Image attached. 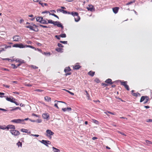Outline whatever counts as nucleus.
Returning <instances> with one entry per match:
<instances>
[{
    "instance_id": "nucleus-1",
    "label": "nucleus",
    "mask_w": 152,
    "mask_h": 152,
    "mask_svg": "<svg viewBox=\"0 0 152 152\" xmlns=\"http://www.w3.org/2000/svg\"><path fill=\"white\" fill-rule=\"evenodd\" d=\"M47 19H45L42 17H38L36 18L37 21L43 24H47Z\"/></svg>"
},
{
    "instance_id": "nucleus-2",
    "label": "nucleus",
    "mask_w": 152,
    "mask_h": 152,
    "mask_svg": "<svg viewBox=\"0 0 152 152\" xmlns=\"http://www.w3.org/2000/svg\"><path fill=\"white\" fill-rule=\"evenodd\" d=\"M69 14H71L72 16L74 17L75 21L76 22H78L80 20V18L78 16V13L77 12H72L71 13L68 12Z\"/></svg>"
},
{
    "instance_id": "nucleus-3",
    "label": "nucleus",
    "mask_w": 152,
    "mask_h": 152,
    "mask_svg": "<svg viewBox=\"0 0 152 152\" xmlns=\"http://www.w3.org/2000/svg\"><path fill=\"white\" fill-rule=\"evenodd\" d=\"M46 137L50 139L51 138V136L54 134V133L52 132L50 130L48 129L46 131Z\"/></svg>"
},
{
    "instance_id": "nucleus-4",
    "label": "nucleus",
    "mask_w": 152,
    "mask_h": 152,
    "mask_svg": "<svg viewBox=\"0 0 152 152\" xmlns=\"http://www.w3.org/2000/svg\"><path fill=\"white\" fill-rule=\"evenodd\" d=\"M144 100H145L144 104H146L148 102V97L147 96H142L140 99V102H142Z\"/></svg>"
},
{
    "instance_id": "nucleus-5",
    "label": "nucleus",
    "mask_w": 152,
    "mask_h": 152,
    "mask_svg": "<svg viewBox=\"0 0 152 152\" xmlns=\"http://www.w3.org/2000/svg\"><path fill=\"white\" fill-rule=\"evenodd\" d=\"M10 133L12 134V135L14 136H18L20 134L19 131L16 130H10Z\"/></svg>"
},
{
    "instance_id": "nucleus-6",
    "label": "nucleus",
    "mask_w": 152,
    "mask_h": 152,
    "mask_svg": "<svg viewBox=\"0 0 152 152\" xmlns=\"http://www.w3.org/2000/svg\"><path fill=\"white\" fill-rule=\"evenodd\" d=\"M52 24H53L55 26H57L58 27H61L62 29H63V27L62 24L59 21H56L54 22Z\"/></svg>"
},
{
    "instance_id": "nucleus-7",
    "label": "nucleus",
    "mask_w": 152,
    "mask_h": 152,
    "mask_svg": "<svg viewBox=\"0 0 152 152\" xmlns=\"http://www.w3.org/2000/svg\"><path fill=\"white\" fill-rule=\"evenodd\" d=\"M37 27V26L34 24H31L28 26H26V28H29L31 30L34 31V28Z\"/></svg>"
},
{
    "instance_id": "nucleus-8",
    "label": "nucleus",
    "mask_w": 152,
    "mask_h": 152,
    "mask_svg": "<svg viewBox=\"0 0 152 152\" xmlns=\"http://www.w3.org/2000/svg\"><path fill=\"white\" fill-rule=\"evenodd\" d=\"M23 122V120L20 119H15L11 121V122L16 124L21 123L22 122Z\"/></svg>"
},
{
    "instance_id": "nucleus-9",
    "label": "nucleus",
    "mask_w": 152,
    "mask_h": 152,
    "mask_svg": "<svg viewBox=\"0 0 152 152\" xmlns=\"http://www.w3.org/2000/svg\"><path fill=\"white\" fill-rule=\"evenodd\" d=\"M5 129H7V130L10 129V130H15V126L12 125H7V126L5 127Z\"/></svg>"
},
{
    "instance_id": "nucleus-10",
    "label": "nucleus",
    "mask_w": 152,
    "mask_h": 152,
    "mask_svg": "<svg viewBox=\"0 0 152 152\" xmlns=\"http://www.w3.org/2000/svg\"><path fill=\"white\" fill-rule=\"evenodd\" d=\"M120 82H121V84L124 87H125V88L126 89V90L128 91L129 90V86L127 85V81H124V82H122L121 81H120Z\"/></svg>"
},
{
    "instance_id": "nucleus-11",
    "label": "nucleus",
    "mask_w": 152,
    "mask_h": 152,
    "mask_svg": "<svg viewBox=\"0 0 152 152\" xmlns=\"http://www.w3.org/2000/svg\"><path fill=\"white\" fill-rule=\"evenodd\" d=\"M12 47L20 48H24V45L22 43L15 44L12 46Z\"/></svg>"
},
{
    "instance_id": "nucleus-12",
    "label": "nucleus",
    "mask_w": 152,
    "mask_h": 152,
    "mask_svg": "<svg viewBox=\"0 0 152 152\" xmlns=\"http://www.w3.org/2000/svg\"><path fill=\"white\" fill-rule=\"evenodd\" d=\"M40 142L47 147H48V145H50V142L49 141L45 140H42V141H40Z\"/></svg>"
},
{
    "instance_id": "nucleus-13",
    "label": "nucleus",
    "mask_w": 152,
    "mask_h": 152,
    "mask_svg": "<svg viewBox=\"0 0 152 152\" xmlns=\"http://www.w3.org/2000/svg\"><path fill=\"white\" fill-rule=\"evenodd\" d=\"M12 39H13V41L15 42L19 41L21 39L20 37L18 35L13 36V37H12Z\"/></svg>"
},
{
    "instance_id": "nucleus-14",
    "label": "nucleus",
    "mask_w": 152,
    "mask_h": 152,
    "mask_svg": "<svg viewBox=\"0 0 152 152\" xmlns=\"http://www.w3.org/2000/svg\"><path fill=\"white\" fill-rule=\"evenodd\" d=\"M87 9L88 10L91 12L94 11V7L91 5H88V6L87 7Z\"/></svg>"
},
{
    "instance_id": "nucleus-15",
    "label": "nucleus",
    "mask_w": 152,
    "mask_h": 152,
    "mask_svg": "<svg viewBox=\"0 0 152 152\" xmlns=\"http://www.w3.org/2000/svg\"><path fill=\"white\" fill-rule=\"evenodd\" d=\"M57 102V103H55V105H54V106L55 107H56V108H57V109H59V107H58V105H59V104H58L59 103H63L64 104H66L65 102L62 101H57V100H56L55 101V102Z\"/></svg>"
},
{
    "instance_id": "nucleus-16",
    "label": "nucleus",
    "mask_w": 152,
    "mask_h": 152,
    "mask_svg": "<svg viewBox=\"0 0 152 152\" xmlns=\"http://www.w3.org/2000/svg\"><path fill=\"white\" fill-rule=\"evenodd\" d=\"M42 117L44 119H47L49 117V115L48 113H44L42 115Z\"/></svg>"
},
{
    "instance_id": "nucleus-17",
    "label": "nucleus",
    "mask_w": 152,
    "mask_h": 152,
    "mask_svg": "<svg viewBox=\"0 0 152 152\" xmlns=\"http://www.w3.org/2000/svg\"><path fill=\"white\" fill-rule=\"evenodd\" d=\"M6 99V100L7 101H10L11 102H14V101L15 100V99H13V98H11L7 97Z\"/></svg>"
},
{
    "instance_id": "nucleus-18",
    "label": "nucleus",
    "mask_w": 152,
    "mask_h": 152,
    "mask_svg": "<svg viewBox=\"0 0 152 152\" xmlns=\"http://www.w3.org/2000/svg\"><path fill=\"white\" fill-rule=\"evenodd\" d=\"M118 9L119 8L118 7H115L113 8V13L116 14L118 12Z\"/></svg>"
},
{
    "instance_id": "nucleus-19",
    "label": "nucleus",
    "mask_w": 152,
    "mask_h": 152,
    "mask_svg": "<svg viewBox=\"0 0 152 152\" xmlns=\"http://www.w3.org/2000/svg\"><path fill=\"white\" fill-rule=\"evenodd\" d=\"M105 82L106 83L109 84H113V83L112 82V80L110 78H108L105 81Z\"/></svg>"
},
{
    "instance_id": "nucleus-20",
    "label": "nucleus",
    "mask_w": 152,
    "mask_h": 152,
    "mask_svg": "<svg viewBox=\"0 0 152 152\" xmlns=\"http://www.w3.org/2000/svg\"><path fill=\"white\" fill-rule=\"evenodd\" d=\"M21 131L22 132H23L24 133H31V132L28 131V130L27 129H21Z\"/></svg>"
},
{
    "instance_id": "nucleus-21",
    "label": "nucleus",
    "mask_w": 152,
    "mask_h": 152,
    "mask_svg": "<svg viewBox=\"0 0 152 152\" xmlns=\"http://www.w3.org/2000/svg\"><path fill=\"white\" fill-rule=\"evenodd\" d=\"M72 109H71V107H67L65 108H63L62 109V110L64 112H66L67 110H68V111H70Z\"/></svg>"
},
{
    "instance_id": "nucleus-22",
    "label": "nucleus",
    "mask_w": 152,
    "mask_h": 152,
    "mask_svg": "<svg viewBox=\"0 0 152 152\" xmlns=\"http://www.w3.org/2000/svg\"><path fill=\"white\" fill-rule=\"evenodd\" d=\"M39 4L41 5L42 7H44V6H47L48 4L46 3H43L42 2V1H39Z\"/></svg>"
},
{
    "instance_id": "nucleus-23",
    "label": "nucleus",
    "mask_w": 152,
    "mask_h": 152,
    "mask_svg": "<svg viewBox=\"0 0 152 152\" xmlns=\"http://www.w3.org/2000/svg\"><path fill=\"white\" fill-rule=\"evenodd\" d=\"M80 67V66L79 65L76 64L74 66L73 69H78Z\"/></svg>"
},
{
    "instance_id": "nucleus-24",
    "label": "nucleus",
    "mask_w": 152,
    "mask_h": 152,
    "mask_svg": "<svg viewBox=\"0 0 152 152\" xmlns=\"http://www.w3.org/2000/svg\"><path fill=\"white\" fill-rule=\"evenodd\" d=\"M45 100L46 102H49L50 101V98L48 96H46L44 97Z\"/></svg>"
},
{
    "instance_id": "nucleus-25",
    "label": "nucleus",
    "mask_w": 152,
    "mask_h": 152,
    "mask_svg": "<svg viewBox=\"0 0 152 152\" xmlns=\"http://www.w3.org/2000/svg\"><path fill=\"white\" fill-rule=\"evenodd\" d=\"M71 70L70 68L69 67H68L65 68L64 69V72L65 73H67L69 72Z\"/></svg>"
},
{
    "instance_id": "nucleus-26",
    "label": "nucleus",
    "mask_w": 152,
    "mask_h": 152,
    "mask_svg": "<svg viewBox=\"0 0 152 152\" xmlns=\"http://www.w3.org/2000/svg\"><path fill=\"white\" fill-rule=\"evenodd\" d=\"M31 48L34 49L35 50H36V48H35L34 47L31 46L30 45H25V48Z\"/></svg>"
},
{
    "instance_id": "nucleus-27",
    "label": "nucleus",
    "mask_w": 152,
    "mask_h": 152,
    "mask_svg": "<svg viewBox=\"0 0 152 152\" xmlns=\"http://www.w3.org/2000/svg\"><path fill=\"white\" fill-rule=\"evenodd\" d=\"M52 149H53V151L54 152H60V150L55 147H52Z\"/></svg>"
},
{
    "instance_id": "nucleus-28",
    "label": "nucleus",
    "mask_w": 152,
    "mask_h": 152,
    "mask_svg": "<svg viewBox=\"0 0 152 152\" xmlns=\"http://www.w3.org/2000/svg\"><path fill=\"white\" fill-rule=\"evenodd\" d=\"M62 50H63V49L58 48H56V51H57V52H60V53H61V52H63V51H62Z\"/></svg>"
},
{
    "instance_id": "nucleus-29",
    "label": "nucleus",
    "mask_w": 152,
    "mask_h": 152,
    "mask_svg": "<svg viewBox=\"0 0 152 152\" xmlns=\"http://www.w3.org/2000/svg\"><path fill=\"white\" fill-rule=\"evenodd\" d=\"M95 74V72H92L91 71L88 72V75H89L93 77L94 74Z\"/></svg>"
},
{
    "instance_id": "nucleus-30",
    "label": "nucleus",
    "mask_w": 152,
    "mask_h": 152,
    "mask_svg": "<svg viewBox=\"0 0 152 152\" xmlns=\"http://www.w3.org/2000/svg\"><path fill=\"white\" fill-rule=\"evenodd\" d=\"M16 61L21 63H24V61L22 59H16Z\"/></svg>"
},
{
    "instance_id": "nucleus-31",
    "label": "nucleus",
    "mask_w": 152,
    "mask_h": 152,
    "mask_svg": "<svg viewBox=\"0 0 152 152\" xmlns=\"http://www.w3.org/2000/svg\"><path fill=\"white\" fill-rule=\"evenodd\" d=\"M18 109H19V110H20V107H15L14 108H13L12 109L10 110V111H13L14 110H16Z\"/></svg>"
},
{
    "instance_id": "nucleus-32",
    "label": "nucleus",
    "mask_w": 152,
    "mask_h": 152,
    "mask_svg": "<svg viewBox=\"0 0 152 152\" xmlns=\"http://www.w3.org/2000/svg\"><path fill=\"white\" fill-rule=\"evenodd\" d=\"M135 2V0H133L132 1H131L129 2H128V3H126V5H130V4H132L133 3H134Z\"/></svg>"
},
{
    "instance_id": "nucleus-33",
    "label": "nucleus",
    "mask_w": 152,
    "mask_h": 152,
    "mask_svg": "<svg viewBox=\"0 0 152 152\" xmlns=\"http://www.w3.org/2000/svg\"><path fill=\"white\" fill-rule=\"evenodd\" d=\"M134 92V90H132V94L133 96H137V93H133Z\"/></svg>"
},
{
    "instance_id": "nucleus-34",
    "label": "nucleus",
    "mask_w": 152,
    "mask_h": 152,
    "mask_svg": "<svg viewBox=\"0 0 152 152\" xmlns=\"http://www.w3.org/2000/svg\"><path fill=\"white\" fill-rule=\"evenodd\" d=\"M92 121H93V123H95V124H99V122L97 121L95 119H92Z\"/></svg>"
},
{
    "instance_id": "nucleus-35",
    "label": "nucleus",
    "mask_w": 152,
    "mask_h": 152,
    "mask_svg": "<svg viewBox=\"0 0 152 152\" xmlns=\"http://www.w3.org/2000/svg\"><path fill=\"white\" fill-rule=\"evenodd\" d=\"M62 38H66V35L65 34H61V35L58 36Z\"/></svg>"
},
{
    "instance_id": "nucleus-36",
    "label": "nucleus",
    "mask_w": 152,
    "mask_h": 152,
    "mask_svg": "<svg viewBox=\"0 0 152 152\" xmlns=\"http://www.w3.org/2000/svg\"><path fill=\"white\" fill-rule=\"evenodd\" d=\"M47 24L48 23H52L55 21H53L52 20H47Z\"/></svg>"
},
{
    "instance_id": "nucleus-37",
    "label": "nucleus",
    "mask_w": 152,
    "mask_h": 152,
    "mask_svg": "<svg viewBox=\"0 0 152 152\" xmlns=\"http://www.w3.org/2000/svg\"><path fill=\"white\" fill-rule=\"evenodd\" d=\"M64 91L67 92H68V93L70 94H71V95H74V94L72 92H71L68 90H67L66 89H64Z\"/></svg>"
},
{
    "instance_id": "nucleus-38",
    "label": "nucleus",
    "mask_w": 152,
    "mask_h": 152,
    "mask_svg": "<svg viewBox=\"0 0 152 152\" xmlns=\"http://www.w3.org/2000/svg\"><path fill=\"white\" fill-rule=\"evenodd\" d=\"M34 91H36V92H41L43 91V90H42L41 89H36L34 90Z\"/></svg>"
},
{
    "instance_id": "nucleus-39",
    "label": "nucleus",
    "mask_w": 152,
    "mask_h": 152,
    "mask_svg": "<svg viewBox=\"0 0 152 152\" xmlns=\"http://www.w3.org/2000/svg\"><path fill=\"white\" fill-rule=\"evenodd\" d=\"M49 15H51L52 16L58 18V19H59V17H58V16H57L56 15L54 14H50V13H49Z\"/></svg>"
},
{
    "instance_id": "nucleus-40",
    "label": "nucleus",
    "mask_w": 152,
    "mask_h": 152,
    "mask_svg": "<svg viewBox=\"0 0 152 152\" xmlns=\"http://www.w3.org/2000/svg\"><path fill=\"white\" fill-rule=\"evenodd\" d=\"M85 92H86V96H87V97H88V99H89V95L88 93V92H87V91L86 90L85 91Z\"/></svg>"
},
{
    "instance_id": "nucleus-41",
    "label": "nucleus",
    "mask_w": 152,
    "mask_h": 152,
    "mask_svg": "<svg viewBox=\"0 0 152 152\" xmlns=\"http://www.w3.org/2000/svg\"><path fill=\"white\" fill-rule=\"evenodd\" d=\"M146 143H147V144H152V142H151L149 140H146Z\"/></svg>"
},
{
    "instance_id": "nucleus-42",
    "label": "nucleus",
    "mask_w": 152,
    "mask_h": 152,
    "mask_svg": "<svg viewBox=\"0 0 152 152\" xmlns=\"http://www.w3.org/2000/svg\"><path fill=\"white\" fill-rule=\"evenodd\" d=\"M60 42L64 44H67V41H60Z\"/></svg>"
},
{
    "instance_id": "nucleus-43",
    "label": "nucleus",
    "mask_w": 152,
    "mask_h": 152,
    "mask_svg": "<svg viewBox=\"0 0 152 152\" xmlns=\"http://www.w3.org/2000/svg\"><path fill=\"white\" fill-rule=\"evenodd\" d=\"M17 145L18 146H19H19H20L21 147V145H22V143H21V142H17Z\"/></svg>"
},
{
    "instance_id": "nucleus-44",
    "label": "nucleus",
    "mask_w": 152,
    "mask_h": 152,
    "mask_svg": "<svg viewBox=\"0 0 152 152\" xmlns=\"http://www.w3.org/2000/svg\"><path fill=\"white\" fill-rule=\"evenodd\" d=\"M39 26L44 28H47L49 27H48L45 26H43L42 25H39Z\"/></svg>"
},
{
    "instance_id": "nucleus-45",
    "label": "nucleus",
    "mask_w": 152,
    "mask_h": 152,
    "mask_svg": "<svg viewBox=\"0 0 152 152\" xmlns=\"http://www.w3.org/2000/svg\"><path fill=\"white\" fill-rule=\"evenodd\" d=\"M95 81L96 83H99L100 82V80L98 78H96L95 79Z\"/></svg>"
},
{
    "instance_id": "nucleus-46",
    "label": "nucleus",
    "mask_w": 152,
    "mask_h": 152,
    "mask_svg": "<svg viewBox=\"0 0 152 152\" xmlns=\"http://www.w3.org/2000/svg\"><path fill=\"white\" fill-rule=\"evenodd\" d=\"M31 136H33L34 137H38L39 136V135L38 134H31Z\"/></svg>"
},
{
    "instance_id": "nucleus-47",
    "label": "nucleus",
    "mask_w": 152,
    "mask_h": 152,
    "mask_svg": "<svg viewBox=\"0 0 152 152\" xmlns=\"http://www.w3.org/2000/svg\"><path fill=\"white\" fill-rule=\"evenodd\" d=\"M25 86H28V87H31L32 86V85L30 84H25Z\"/></svg>"
},
{
    "instance_id": "nucleus-48",
    "label": "nucleus",
    "mask_w": 152,
    "mask_h": 152,
    "mask_svg": "<svg viewBox=\"0 0 152 152\" xmlns=\"http://www.w3.org/2000/svg\"><path fill=\"white\" fill-rule=\"evenodd\" d=\"M58 46L59 47H63V46L60 43H58Z\"/></svg>"
},
{
    "instance_id": "nucleus-49",
    "label": "nucleus",
    "mask_w": 152,
    "mask_h": 152,
    "mask_svg": "<svg viewBox=\"0 0 152 152\" xmlns=\"http://www.w3.org/2000/svg\"><path fill=\"white\" fill-rule=\"evenodd\" d=\"M102 86H103L104 87L107 86V84L105 83H102Z\"/></svg>"
},
{
    "instance_id": "nucleus-50",
    "label": "nucleus",
    "mask_w": 152,
    "mask_h": 152,
    "mask_svg": "<svg viewBox=\"0 0 152 152\" xmlns=\"http://www.w3.org/2000/svg\"><path fill=\"white\" fill-rule=\"evenodd\" d=\"M12 66L13 67V68L14 69H16L18 67L17 66H16L15 64H12Z\"/></svg>"
},
{
    "instance_id": "nucleus-51",
    "label": "nucleus",
    "mask_w": 152,
    "mask_h": 152,
    "mask_svg": "<svg viewBox=\"0 0 152 152\" xmlns=\"http://www.w3.org/2000/svg\"><path fill=\"white\" fill-rule=\"evenodd\" d=\"M107 112V113L110 114L112 115H115V113H112L110 112H109V111H107V112Z\"/></svg>"
},
{
    "instance_id": "nucleus-52",
    "label": "nucleus",
    "mask_w": 152,
    "mask_h": 152,
    "mask_svg": "<svg viewBox=\"0 0 152 152\" xmlns=\"http://www.w3.org/2000/svg\"><path fill=\"white\" fill-rule=\"evenodd\" d=\"M3 86L4 87L7 88H9L10 87L9 86L5 84H3Z\"/></svg>"
},
{
    "instance_id": "nucleus-53",
    "label": "nucleus",
    "mask_w": 152,
    "mask_h": 152,
    "mask_svg": "<svg viewBox=\"0 0 152 152\" xmlns=\"http://www.w3.org/2000/svg\"><path fill=\"white\" fill-rule=\"evenodd\" d=\"M42 53V54H44L45 55H50V53H46V52H44V53Z\"/></svg>"
},
{
    "instance_id": "nucleus-54",
    "label": "nucleus",
    "mask_w": 152,
    "mask_h": 152,
    "mask_svg": "<svg viewBox=\"0 0 152 152\" xmlns=\"http://www.w3.org/2000/svg\"><path fill=\"white\" fill-rule=\"evenodd\" d=\"M31 67L32 68H34V69H37L38 68V67L36 66H34L33 65H32L31 66Z\"/></svg>"
},
{
    "instance_id": "nucleus-55",
    "label": "nucleus",
    "mask_w": 152,
    "mask_h": 152,
    "mask_svg": "<svg viewBox=\"0 0 152 152\" xmlns=\"http://www.w3.org/2000/svg\"><path fill=\"white\" fill-rule=\"evenodd\" d=\"M36 121V122H37L38 123H40L41 122L42 120L41 119H38Z\"/></svg>"
},
{
    "instance_id": "nucleus-56",
    "label": "nucleus",
    "mask_w": 152,
    "mask_h": 152,
    "mask_svg": "<svg viewBox=\"0 0 152 152\" xmlns=\"http://www.w3.org/2000/svg\"><path fill=\"white\" fill-rule=\"evenodd\" d=\"M55 37H56V38L57 39H58V40H60V37L58 36V35H56V36H55Z\"/></svg>"
},
{
    "instance_id": "nucleus-57",
    "label": "nucleus",
    "mask_w": 152,
    "mask_h": 152,
    "mask_svg": "<svg viewBox=\"0 0 152 152\" xmlns=\"http://www.w3.org/2000/svg\"><path fill=\"white\" fill-rule=\"evenodd\" d=\"M64 10H63L60 9H58V11H58H58H59V12H63Z\"/></svg>"
},
{
    "instance_id": "nucleus-58",
    "label": "nucleus",
    "mask_w": 152,
    "mask_h": 152,
    "mask_svg": "<svg viewBox=\"0 0 152 152\" xmlns=\"http://www.w3.org/2000/svg\"><path fill=\"white\" fill-rule=\"evenodd\" d=\"M0 129H5V127H3V126L0 125Z\"/></svg>"
},
{
    "instance_id": "nucleus-59",
    "label": "nucleus",
    "mask_w": 152,
    "mask_h": 152,
    "mask_svg": "<svg viewBox=\"0 0 152 152\" xmlns=\"http://www.w3.org/2000/svg\"><path fill=\"white\" fill-rule=\"evenodd\" d=\"M62 12L63 13L65 14L67 13V11L65 10H64L62 12Z\"/></svg>"
},
{
    "instance_id": "nucleus-60",
    "label": "nucleus",
    "mask_w": 152,
    "mask_h": 152,
    "mask_svg": "<svg viewBox=\"0 0 152 152\" xmlns=\"http://www.w3.org/2000/svg\"><path fill=\"white\" fill-rule=\"evenodd\" d=\"M32 115L34 116H35V117H39L38 115H37L36 114H35L34 113H33L32 114Z\"/></svg>"
},
{
    "instance_id": "nucleus-61",
    "label": "nucleus",
    "mask_w": 152,
    "mask_h": 152,
    "mask_svg": "<svg viewBox=\"0 0 152 152\" xmlns=\"http://www.w3.org/2000/svg\"><path fill=\"white\" fill-rule=\"evenodd\" d=\"M38 50V51H39V52H40L41 53H42V50L38 48H37V49H36V50Z\"/></svg>"
},
{
    "instance_id": "nucleus-62",
    "label": "nucleus",
    "mask_w": 152,
    "mask_h": 152,
    "mask_svg": "<svg viewBox=\"0 0 152 152\" xmlns=\"http://www.w3.org/2000/svg\"><path fill=\"white\" fill-rule=\"evenodd\" d=\"M27 43L28 44L31 45L32 44V42L30 41H27Z\"/></svg>"
},
{
    "instance_id": "nucleus-63",
    "label": "nucleus",
    "mask_w": 152,
    "mask_h": 152,
    "mask_svg": "<svg viewBox=\"0 0 152 152\" xmlns=\"http://www.w3.org/2000/svg\"><path fill=\"white\" fill-rule=\"evenodd\" d=\"M152 122V120L150 119H149L147 121V122Z\"/></svg>"
},
{
    "instance_id": "nucleus-64",
    "label": "nucleus",
    "mask_w": 152,
    "mask_h": 152,
    "mask_svg": "<svg viewBox=\"0 0 152 152\" xmlns=\"http://www.w3.org/2000/svg\"><path fill=\"white\" fill-rule=\"evenodd\" d=\"M119 133H120V134H121L124 135L125 136H126V135L124 133L121 132H119Z\"/></svg>"
}]
</instances>
